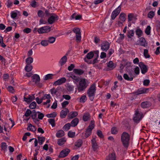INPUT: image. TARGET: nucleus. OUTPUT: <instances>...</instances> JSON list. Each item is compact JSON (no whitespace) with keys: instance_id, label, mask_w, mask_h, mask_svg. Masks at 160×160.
<instances>
[{"instance_id":"1","label":"nucleus","mask_w":160,"mask_h":160,"mask_svg":"<svg viewBox=\"0 0 160 160\" xmlns=\"http://www.w3.org/2000/svg\"><path fill=\"white\" fill-rule=\"evenodd\" d=\"M130 139V135L128 133L124 132L122 133L121 136V140L124 147H128Z\"/></svg>"},{"instance_id":"2","label":"nucleus","mask_w":160,"mask_h":160,"mask_svg":"<svg viewBox=\"0 0 160 160\" xmlns=\"http://www.w3.org/2000/svg\"><path fill=\"white\" fill-rule=\"evenodd\" d=\"M96 90V85L94 84L91 85L88 90L87 94L90 100L92 101L94 99Z\"/></svg>"},{"instance_id":"3","label":"nucleus","mask_w":160,"mask_h":160,"mask_svg":"<svg viewBox=\"0 0 160 160\" xmlns=\"http://www.w3.org/2000/svg\"><path fill=\"white\" fill-rule=\"evenodd\" d=\"M79 81V84L78 87V92H80L84 90L87 87L88 85L85 79H81Z\"/></svg>"},{"instance_id":"4","label":"nucleus","mask_w":160,"mask_h":160,"mask_svg":"<svg viewBox=\"0 0 160 160\" xmlns=\"http://www.w3.org/2000/svg\"><path fill=\"white\" fill-rule=\"evenodd\" d=\"M95 121L94 120H92L86 130L85 137L87 138L91 134L92 130L94 128L95 126Z\"/></svg>"},{"instance_id":"5","label":"nucleus","mask_w":160,"mask_h":160,"mask_svg":"<svg viewBox=\"0 0 160 160\" xmlns=\"http://www.w3.org/2000/svg\"><path fill=\"white\" fill-rule=\"evenodd\" d=\"M73 31L76 34V41L79 42L81 41V36L80 29L78 28H75L73 29Z\"/></svg>"},{"instance_id":"6","label":"nucleus","mask_w":160,"mask_h":160,"mask_svg":"<svg viewBox=\"0 0 160 160\" xmlns=\"http://www.w3.org/2000/svg\"><path fill=\"white\" fill-rule=\"evenodd\" d=\"M142 113L141 112H139L138 110H136L135 113V116L134 117L133 120L134 121L137 122L142 119Z\"/></svg>"},{"instance_id":"7","label":"nucleus","mask_w":160,"mask_h":160,"mask_svg":"<svg viewBox=\"0 0 160 160\" xmlns=\"http://www.w3.org/2000/svg\"><path fill=\"white\" fill-rule=\"evenodd\" d=\"M58 19V16L55 13H51L50 14V17L48 19V22L49 24H52L56 21Z\"/></svg>"},{"instance_id":"8","label":"nucleus","mask_w":160,"mask_h":160,"mask_svg":"<svg viewBox=\"0 0 160 160\" xmlns=\"http://www.w3.org/2000/svg\"><path fill=\"white\" fill-rule=\"evenodd\" d=\"M51 30V28L48 26H45L38 29V32L39 33H43L49 32Z\"/></svg>"},{"instance_id":"9","label":"nucleus","mask_w":160,"mask_h":160,"mask_svg":"<svg viewBox=\"0 0 160 160\" xmlns=\"http://www.w3.org/2000/svg\"><path fill=\"white\" fill-rule=\"evenodd\" d=\"M121 9V7L119 6L112 12L111 15V18L112 20H114L119 14L120 12Z\"/></svg>"},{"instance_id":"10","label":"nucleus","mask_w":160,"mask_h":160,"mask_svg":"<svg viewBox=\"0 0 160 160\" xmlns=\"http://www.w3.org/2000/svg\"><path fill=\"white\" fill-rule=\"evenodd\" d=\"M68 53L62 57L59 60L58 62V64L59 66L62 67L67 62V56H68Z\"/></svg>"},{"instance_id":"11","label":"nucleus","mask_w":160,"mask_h":160,"mask_svg":"<svg viewBox=\"0 0 160 160\" xmlns=\"http://www.w3.org/2000/svg\"><path fill=\"white\" fill-rule=\"evenodd\" d=\"M139 66L141 68V72L142 74H144L147 72V67L146 65L144 64L143 62H140L139 63Z\"/></svg>"},{"instance_id":"12","label":"nucleus","mask_w":160,"mask_h":160,"mask_svg":"<svg viewBox=\"0 0 160 160\" xmlns=\"http://www.w3.org/2000/svg\"><path fill=\"white\" fill-rule=\"evenodd\" d=\"M66 81V79L65 78H62L56 81L53 84L54 86H56L60 85L64 83Z\"/></svg>"},{"instance_id":"13","label":"nucleus","mask_w":160,"mask_h":160,"mask_svg":"<svg viewBox=\"0 0 160 160\" xmlns=\"http://www.w3.org/2000/svg\"><path fill=\"white\" fill-rule=\"evenodd\" d=\"M123 77L126 80L128 81H132L133 80L134 76L131 73H129V75L126 73L124 74Z\"/></svg>"},{"instance_id":"14","label":"nucleus","mask_w":160,"mask_h":160,"mask_svg":"<svg viewBox=\"0 0 160 160\" xmlns=\"http://www.w3.org/2000/svg\"><path fill=\"white\" fill-rule=\"evenodd\" d=\"M70 152L69 149H67L62 150L60 153L59 157L60 158H63L67 156Z\"/></svg>"},{"instance_id":"15","label":"nucleus","mask_w":160,"mask_h":160,"mask_svg":"<svg viewBox=\"0 0 160 160\" xmlns=\"http://www.w3.org/2000/svg\"><path fill=\"white\" fill-rule=\"evenodd\" d=\"M33 82L36 84H38L40 81V78L39 76L37 74H34L31 77Z\"/></svg>"},{"instance_id":"16","label":"nucleus","mask_w":160,"mask_h":160,"mask_svg":"<svg viewBox=\"0 0 160 160\" xmlns=\"http://www.w3.org/2000/svg\"><path fill=\"white\" fill-rule=\"evenodd\" d=\"M105 160H117V157L114 152L109 153L106 157Z\"/></svg>"},{"instance_id":"17","label":"nucleus","mask_w":160,"mask_h":160,"mask_svg":"<svg viewBox=\"0 0 160 160\" xmlns=\"http://www.w3.org/2000/svg\"><path fill=\"white\" fill-rule=\"evenodd\" d=\"M110 45L108 42H104L101 45V48L103 51H106L109 49Z\"/></svg>"},{"instance_id":"18","label":"nucleus","mask_w":160,"mask_h":160,"mask_svg":"<svg viewBox=\"0 0 160 160\" xmlns=\"http://www.w3.org/2000/svg\"><path fill=\"white\" fill-rule=\"evenodd\" d=\"M69 112V110L67 108H65L64 109L62 110L60 113V117L62 118H65L67 116V113Z\"/></svg>"},{"instance_id":"19","label":"nucleus","mask_w":160,"mask_h":160,"mask_svg":"<svg viewBox=\"0 0 160 160\" xmlns=\"http://www.w3.org/2000/svg\"><path fill=\"white\" fill-rule=\"evenodd\" d=\"M94 55V54L93 52H89L87 54L86 57H85L84 58L85 62H88V60L92 59Z\"/></svg>"},{"instance_id":"20","label":"nucleus","mask_w":160,"mask_h":160,"mask_svg":"<svg viewBox=\"0 0 160 160\" xmlns=\"http://www.w3.org/2000/svg\"><path fill=\"white\" fill-rule=\"evenodd\" d=\"M35 98V96L34 94H32L31 95H29L28 97L24 98V101L27 102H32L33 100H34Z\"/></svg>"},{"instance_id":"21","label":"nucleus","mask_w":160,"mask_h":160,"mask_svg":"<svg viewBox=\"0 0 160 160\" xmlns=\"http://www.w3.org/2000/svg\"><path fill=\"white\" fill-rule=\"evenodd\" d=\"M107 66L108 67L107 70H112L115 67V66L114 65V63L112 61H109L107 63Z\"/></svg>"},{"instance_id":"22","label":"nucleus","mask_w":160,"mask_h":160,"mask_svg":"<svg viewBox=\"0 0 160 160\" xmlns=\"http://www.w3.org/2000/svg\"><path fill=\"white\" fill-rule=\"evenodd\" d=\"M148 92V89L141 88L138 89L136 92V94L138 95L141 94L147 93Z\"/></svg>"},{"instance_id":"23","label":"nucleus","mask_w":160,"mask_h":160,"mask_svg":"<svg viewBox=\"0 0 160 160\" xmlns=\"http://www.w3.org/2000/svg\"><path fill=\"white\" fill-rule=\"evenodd\" d=\"M92 147L94 151H96L98 148V146L96 142V140L95 138L92 140Z\"/></svg>"},{"instance_id":"24","label":"nucleus","mask_w":160,"mask_h":160,"mask_svg":"<svg viewBox=\"0 0 160 160\" xmlns=\"http://www.w3.org/2000/svg\"><path fill=\"white\" fill-rule=\"evenodd\" d=\"M146 40L143 38H141L139 39V45L146 47L147 46V44L145 43Z\"/></svg>"},{"instance_id":"25","label":"nucleus","mask_w":160,"mask_h":160,"mask_svg":"<svg viewBox=\"0 0 160 160\" xmlns=\"http://www.w3.org/2000/svg\"><path fill=\"white\" fill-rule=\"evenodd\" d=\"M79 122V119L78 118H76L74 119L71 122V126L75 127L76 126Z\"/></svg>"},{"instance_id":"26","label":"nucleus","mask_w":160,"mask_h":160,"mask_svg":"<svg viewBox=\"0 0 160 160\" xmlns=\"http://www.w3.org/2000/svg\"><path fill=\"white\" fill-rule=\"evenodd\" d=\"M78 115V113L77 112H72L68 115V117L69 119H72L76 117Z\"/></svg>"},{"instance_id":"27","label":"nucleus","mask_w":160,"mask_h":160,"mask_svg":"<svg viewBox=\"0 0 160 160\" xmlns=\"http://www.w3.org/2000/svg\"><path fill=\"white\" fill-rule=\"evenodd\" d=\"M64 135V132L62 130L58 131L56 134V136L58 138H61Z\"/></svg>"},{"instance_id":"28","label":"nucleus","mask_w":160,"mask_h":160,"mask_svg":"<svg viewBox=\"0 0 160 160\" xmlns=\"http://www.w3.org/2000/svg\"><path fill=\"white\" fill-rule=\"evenodd\" d=\"M126 17L125 14L124 13H121L119 16L118 20L124 22L126 20Z\"/></svg>"},{"instance_id":"29","label":"nucleus","mask_w":160,"mask_h":160,"mask_svg":"<svg viewBox=\"0 0 160 160\" xmlns=\"http://www.w3.org/2000/svg\"><path fill=\"white\" fill-rule=\"evenodd\" d=\"M83 120L86 122L89 120L90 119V115L88 113H86L84 114L83 116Z\"/></svg>"},{"instance_id":"30","label":"nucleus","mask_w":160,"mask_h":160,"mask_svg":"<svg viewBox=\"0 0 160 160\" xmlns=\"http://www.w3.org/2000/svg\"><path fill=\"white\" fill-rule=\"evenodd\" d=\"M127 37L129 38H131L134 36V31L133 30H131L128 31Z\"/></svg>"},{"instance_id":"31","label":"nucleus","mask_w":160,"mask_h":160,"mask_svg":"<svg viewBox=\"0 0 160 160\" xmlns=\"http://www.w3.org/2000/svg\"><path fill=\"white\" fill-rule=\"evenodd\" d=\"M66 141L65 138H62L58 140V144L60 146H62L65 143Z\"/></svg>"},{"instance_id":"32","label":"nucleus","mask_w":160,"mask_h":160,"mask_svg":"<svg viewBox=\"0 0 160 160\" xmlns=\"http://www.w3.org/2000/svg\"><path fill=\"white\" fill-rule=\"evenodd\" d=\"M53 76L54 75L52 74H48L44 76L43 79L45 81L52 79L53 78Z\"/></svg>"},{"instance_id":"33","label":"nucleus","mask_w":160,"mask_h":160,"mask_svg":"<svg viewBox=\"0 0 160 160\" xmlns=\"http://www.w3.org/2000/svg\"><path fill=\"white\" fill-rule=\"evenodd\" d=\"M70 77L72 78L75 81H73L74 82H78L80 81L79 78L78 77L72 73H70Z\"/></svg>"},{"instance_id":"34","label":"nucleus","mask_w":160,"mask_h":160,"mask_svg":"<svg viewBox=\"0 0 160 160\" xmlns=\"http://www.w3.org/2000/svg\"><path fill=\"white\" fill-rule=\"evenodd\" d=\"M56 39V38L53 37H49L48 38V43L52 44L54 43Z\"/></svg>"},{"instance_id":"35","label":"nucleus","mask_w":160,"mask_h":160,"mask_svg":"<svg viewBox=\"0 0 160 160\" xmlns=\"http://www.w3.org/2000/svg\"><path fill=\"white\" fill-rule=\"evenodd\" d=\"M136 34L137 35L138 38L141 37L142 34V31L140 28L137 29L135 31Z\"/></svg>"},{"instance_id":"36","label":"nucleus","mask_w":160,"mask_h":160,"mask_svg":"<svg viewBox=\"0 0 160 160\" xmlns=\"http://www.w3.org/2000/svg\"><path fill=\"white\" fill-rule=\"evenodd\" d=\"M73 72L79 75H82L84 73L83 70L76 69H74Z\"/></svg>"},{"instance_id":"37","label":"nucleus","mask_w":160,"mask_h":160,"mask_svg":"<svg viewBox=\"0 0 160 160\" xmlns=\"http://www.w3.org/2000/svg\"><path fill=\"white\" fill-rule=\"evenodd\" d=\"M32 66L31 65L27 64L25 67V70L27 72L31 71L32 69Z\"/></svg>"},{"instance_id":"38","label":"nucleus","mask_w":160,"mask_h":160,"mask_svg":"<svg viewBox=\"0 0 160 160\" xmlns=\"http://www.w3.org/2000/svg\"><path fill=\"white\" fill-rule=\"evenodd\" d=\"M28 129L31 131L34 132L36 130V129L34 126L30 123L28 127Z\"/></svg>"},{"instance_id":"39","label":"nucleus","mask_w":160,"mask_h":160,"mask_svg":"<svg viewBox=\"0 0 160 160\" xmlns=\"http://www.w3.org/2000/svg\"><path fill=\"white\" fill-rule=\"evenodd\" d=\"M38 139L39 144L40 145H42L45 140V138L44 137H38Z\"/></svg>"},{"instance_id":"40","label":"nucleus","mask_w":160,"mask_h":160,"mask_svg":"<svg viewBox=\"0 0 160 160\" xmlns=\"http://www.w3.org/2000/svg\"><path fill=\"white\" fill-rule=\"evenodd\" d=\"M135 18L132 13H129L128 15V21L129 22L132 21Z\"/></svg>"},{"instance_id":"41","label":"nucleus","mask_w":160,"mask_h":160,"mask_svg":"<svg viewBox=\"0 0 160 160\" xmlns=\"http://www.w3.org/2000/svg\"><path fill=\"white\" fill-rule=\"evenodd\" d=\"M82 144V141L81 139L78 140L75 143V145L77 147H79Z\"/></svg>"},{"instance_id":"42","label":"nucleus","mask_w":160,"mask_h":160,"mask_svg":"<svg viewBox=\"0 0 160 160\" xmlns=\"http://www.w3.org/2000/svg\"><path fill=\"white\" fill-rule=\"evenodd\" d=\"M141 106L143 108H146L149 106V102L147 101L143 102L141 103Z\"/></svg>"},{"instance_id":"43","label":"nucleus","mask_w":160,"mask_h":160,"mask_svg":"<svg viewBox=\"0 0 160 160\" xmlns=\"http://www.w3.org/2000/svg\"><path fill=\"white\" fill-rule=\"evenodd\" d=\"M33 58L31 57H29L27 58L26 60V62L27 64L31 65L30 64L33 62Z\"/></svg>"},{"instance_id":"44","label":"nucleus","mask_w":160,"mask_h":160,"mask_svg":"<svg viewBox=\"0 0 160 160\" xmlns=\"http://www.w3.org/2000/svg\"><path fill=\"white\" fill-rule=\"evenodd\" d=\"M148 49H144L143 55L145 58H149L150 57V55L148 54Z\"/></svg>"},{"instance_id":"45","label":"nucleus","mask_w":160,"mask_h":160,"mask_svg":"<svg viewBox=\"0 0 160 160\" xmlns=\"http://www.w3.org/2000/svg\"><path fill=\"white\" fill-rule=\"evenodd\" d=\"M71 126L70 124L68 123L64 125L63 128L65 131H67L69 129Z\"/></svg>"},{"instance_id":"46","label":"nucleus","mask_w":160,"mask_h":160,"mask_svg":"<svg viewBox=\"0 0 160 160\" xmlns=\"http://www.w3.org/2000/svg\"><path fill=\"white\" fill-rule=\"evenodd\" d=\"M87 100V98L86 95L82 96L79 99V102H80L84 103Z\"/></svg>"},{"instance_id":"47","label":"nucleus","mask_w":160,"mask_h":160,"mask_svg":"<svg viewBox=\"0 0 160 160\" xmlns=\"http://www.w3.org/2000/svg\"><path fill=\"white\" fill-rule=\"evenodd\" d=\"M111 132L112 134H116L118 132V129L115 127H113L111 129Z\"/></svg>"},{"instance_id":"48","label":"nucleus","mask_w":160,"mask_h":160,"mask_svg":"<svg viewBox=\"0 0 160 160\" xmlns=\"http://www.w3.org/2000/svg\"><path fill=\"white\" fill-rule=\"evenodd\" d=\"M1 147L2 150L5 151L7 148V145L5 142H2L1 144Z\"/></svg>"},{"instance_id":"49","label":"nucleus","mask_w":160,"mask_h":160,"mask_svg":"<svg viewBox=\"0 0 160 160\" xmlns=\"http://www.w3.org/2000/svg\"><path fill=\"white\" fill-rule=\"evenodd\" d=\"M40 43L42 46L44 47H46L48 46L49 44L48 40H43Z\"/></svg>"},{"instance_id":"50","label":"nucleus","mask_w":160,"mask_h":160,"mask_svg":"<svg viewBox=\"0 0 160 160\" xmlns=\"http://www.w3.org/2000/svg\"><path fill=\"white\" fill-rule=\"evenodd\" d=\"M57 116V113L55 112H53L50 114H47L46 116L48 118H54Z\"/></svg>"},{"instance_id":"51","label":"nucleus","mask_w":160,"mask_h":160,"mask_svg":"<svg viewBox=\"0 0 160 160\" xmlns=\"http://www.w3.org/2000/svg\"><path fill=\"white\" fill-rule=\"evenodd\" d=\"M155 15V12L152 11H150L148 14V17L151 19L153 18Z\"/></svg>"},{"instance_id":"52","label":"nucleus","mask_w":160,"mask_h":160,"mask_svg":"<svg viewBox=\"0 0 160 160\" xmlns=\"http://www.w3.org/2000/svg\"><path fill=\"white\" fill-rule=\"evenodd\" d=\"M151 28L150 26H148L145 31V33L148 35H149L150 33V30Z\"/></svg>"},{"instance_id":"53","label":"nucleus","mask_w":160,"mask_h":160,"mask_svg":"<svg viewBox=\"0 0 160 160\" xmlns=\"http://www.w3.org/2000/svg\"><path fill=\"white\" fill-rule=\"evenodd\" d=\"M36 102H33L30 104L29 107L31 109H34L36 108Z\"/></svg>"},{"instance_id":"54","label":"nucleus","mask_w":160,"mask_h":160,"mask_svg":"<svg viewBox=\"0 0 160 160\" xmlns=\"http://www.w3.org/2000/svg\"><path fill=\"white\" fill-rule=\"evenodd\" d=\"M37 116V114L35 111L34 110H33L32 113V118L33 119H37L36 118Z\"/></svg>"},{"instance_id":"55","label":"nucleus","mask_w":160,"mask_h":160,"mask_svg":"<svg viewBox=\"0 0 160 160\" xmlns=\"http://www.w3.org/2000/svg\"><path fill=\"white\" fill-rule=\"evenodd\" d=\"M48 121L52 127L55 126V120L54 119H49L48 120Z\"/></svg>"},{"instance_id":"56","label":"nucleus","mask_w":160,"mask_h":160,"mask_svg":"<svg viewBox=\"0 0 160 160\" xmlns=\"http://www.w3.org/2000/svg\"><path fill=\"white\" fill-rule=\"evenodd\" d=\"M74 86L73 85L68 84L67 85V89L69 91H72L73 90Z\"/></svg>"},{"instance_id":"57","label":"nucleus","mask_w":160,"mask_h":160,"mask_svg":"<svg viewBox=\"0 0 160 160\" xmlns=\"http://www.w3.org/2000/svg\"><path fill=\"white\" fill-rule=\"evenodd\" d=\"M31 111L29 109H27L24 115V116H25L26 117H28L31 114Z\"/></svg>"},{"instance_id":"58","label":"nucleus","mask_w":160,"mask_h":160,"mask_svg":"<svg viewBox=\"0 0 160 160\" xmlns=\"http://www.w3.org/2000/svg\"><path fill=\"white\" fill-rule=\"evenodd\" d=\"M75 132H72L71 131H69L68 133L69 137L71 138H73L75 136Z\"/></svg>"},{"instance_id":"59","label":"nucleus","mask_w":160,"mask_h":160,"mask_svg":"<svg viewBox=\"0 0 160 160\" xmlns=\"http://www.w3.org/2000/svg\"><path fill=\"white\" fill-rule=\"evenodd\" d=\"M3 78L4 80L5 81H8L9 78V75L8 73L4 74L3 75Z\"/></svg>"},{"instance_id":"60","label":"nucleus","mask_w":160,"mask_h":160,"mask_svg":"<svg viewBox=\"0 0 160 160\" xmlns=\"http://www.w3.org/2000/svg\"><path fill=\"white\" fill-rule=\"evenodd\" d=\"M57 92V89L52 88L50 90V92L52 95H55Z\"/></svg>"},{"instance_id":"61","label":"nucleus","mask_w":160,"mask_h":160,"mask_svg":"<svg viewBox=\"0 0 160 160\" xmlns=\"http://www.w3.org/2000/svg\"><path fill=\"white\" fill-rule=\"evenodd\" d=\"M37 112L38 113V118L39 119H42L44 116V114L40 112Z\"/></svg>"},{"instance_id":"62","label":"nucleus","mask_w":160,"mask_h":160,"mask_svg":"<svg viewBox=\"0 0 160 160\" xmlns=\"http://www.w3.org/2000/svg\"><path fill=\"white\" fill-rule=\"evenodd\" d=\"M32 30L31 29L29 28H26L23 30L24 33H29L31 32Z\"/></svg>"},{"instance_id":"63","label":"nucleus","mask_w":160,"mask_h":160,"mask_svg":"<svg viewBox=\"0 0 160 160\" xmlns=\"http://www.w3.org/2000/svg\"><path fill=\"white\" fill-rule=\"evenodd\" d=\"M97 134L101 138H102L103 137L102 131L100 130H98Z\"/></svg>"},{"instance_id":"64","label":"nucleus","mask_w":160,"mask_h":160,"mask_svg":"<svg viewBox=\"0 0 160 160\" xmlns=\"http://www.w3.org/2000/svg\"><path fill=\"white\" fill-rule=\"evenodd\" d=\"M7 89L10 92L13 93L14 92L13 88L12 86H8L7 88Z\"/></svg>"}]
</instances>
